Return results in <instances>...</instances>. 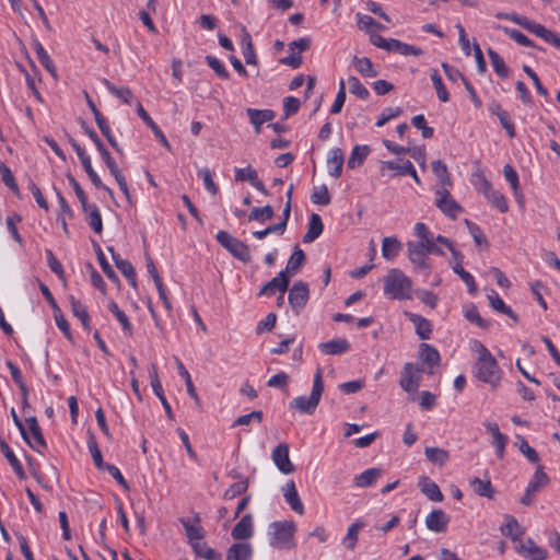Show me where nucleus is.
Returning <instances> with one entry per match:
<instances>
[{
  "label": "nucleus",
  "mask_w": 560,
  "mask_h": 560,
  "mask_svg": "<svg viewBox=\"0 0 560 560\" xmlns=\"http://www.w3.org/2000/svg\"><path fill=\"white\" fill-rule=\"evenodd\" d=\"M469 483H470L472 491L477 495L483 497L487 499H493L494 489L492 487L490 479H480L478 477H475V478L470 479Z\"/></svg>",
  "instance_id": "obj_30"
},
{
  "label": "nucleus",
  "mask_w": 560,
  "mask_h": 560,
  "mask_svg": "<svg viewBox=\"0 0 560 560\" xmlns=\"http://www.w3.org/2000/svg\"><path fill=\"white\" fill-rule=\"evenodd\" d=\"M352 66L362 77L375 78L378 72L375 70L373 62L368 57L354 56L352 59Z\"/></svg>",
  "instance_id": "obj_29"
},
{
  "label": "nucleus",
  "mask_w": 560,
  "mask_h": 560,
  "mask_svg": "<svg viewBox=\"0 0 560 560\" xmlns=\"http://www.w3.org/2000/svg\"><path fill=\"white\" fill-rule=\"evenodd\" d=\"M199 522H200L199 515L195 516V524H191L186 518H180V523L186 530V536L190 544L194 541H197V540H202L205 537L203 529L199 525Z\"/></svg>",
  "instance_id": "obj_32"
},
{
  "label": "nucleus",
  "mask_w": 560,
  "mask_h": 560,
  "mask_svg": "<svg viewBox=\"0 0 560 560\" xmlns=\"http://www.w3.org/2000/svg\"><path fill=\"white\" fill-rule=\"evenodd\" d=\"M218 243L224 247L233 257L243 261H250L249 247L226 231H219L215 235Z\"/></svg>",
  "instance_id": "obj_5"
},
{
  "label": "nucleus",
  "mask_w": 560,
  "mask_h": 560,
  "mask_svg": "<svg viewBox=\"0 0 560 560\" xmlns=\"http://www.w3.org/2000/svg\"><path fill=\"white\" fill-rule=\"evenodd\" d=\"M383 166L387 170L395 171L396 172L395 175L406 176L412 172L413 164L409 160H406V161L397 160V161H386V162H384Z\"/></svg>",
  "instance_id": "obj_44"
},
{
  "label": "nucleus",
  "mask_w": 560,
  "mask_h": 560,
  "mask_svg": "<svg viewBox=\"0 0 560 560\" xmlns=\"http://www.w3.org/2000/svg\"><path fill=\"white\" fill-rule=\"evenodd\" d=\"M207 65L214 71V73L221 79L228 80L230 78V73L224 67V65L213 56L206 57Z\"/></svg>",
  "instance_id": "obj_62"
},
{
  "label": "nucleus",
  "mask_w": 560,
  "mask_h": 560,
  "mask_svg": "<svg viewBox=\"0 0 560 560\" xmlns=\"http://www.w3.org/2000/svg\"><path fill=\"white\" fill-rule=\"evenodd\" d=\"M488 55H489V58L491 60V63H492V67H493V70L495 71V73L500 77V78H508L509 77V68L506 67L503 58L497 52L494 51L492 48H489L488 49Z\"/></svg>",
  "instance_id": "obj_45"
},
{
  "label": "nucleus",
  "mask_w": 560,
  "mask_h": 560,
  "mask_svg": "<svg viewBox=\"0 0 560 560\" xmlns=\"http://www.w3.org/2000/svg\"><path fill=\"white\" fill-rule=\"evenodd\" d=\"M488 300L490 306L494 311L509 316L514 323H518V316L510 306H508L504 303V301L499 296V294L494 290H491V292L488 294Z\"/></svg>",
  "instance_id": "obj_25"
},
{
  "label": "nucleus",
  "mask_w": 560,
  "mask_h": 560,
  "mask_svg": "<svg viewBox=\"0 0 560 560\" xmlns=\"http://www.w3.org/2000/svg\"><path fill=\"white\" fill-rule=\"evenodd\" d=\"M520 440L518 450L530 462L538 463L539 455L538 453L528 444V442L523 436H517Z\"/></svg>",
  "instance_id": "obj_63"
},
{
  "label": "nucleus",
  "mask_w": 560,
  "mask_h": 560,
  "mask_svg": "<svg viewBox=\"0 0 560 560\" xmlns=\"http://www.w3.org/2000/svg\"><path fill=\"white\" fill-rule=\"evenodd\" d=\"M364 526L363 522H354L352 523L348 530L347 535L343 538V545L348 550H353L358 542V533Z\"/></svg>",
  "instance_id": "obj_48"
},
{
  "label": "nucleus",
  "mask_w": 560,
  "mask_h": 560,
  "mask_svg": "<svg viewBox=\"0 0 560 560\" xmlns=\"http://www.w3.org/2000/svg\"><path fill=\"white\" fill-rule=\"evenodd\" d=\"M83 212L88 215V224L97 234L103 231V221L100 210L95 205L86 203L85 208H82Z\"/></svg>",
  "instance_id": "obj_33"
},
{
  "label": "nucleus",
  "mask_w": 560,
  "mask_h": 560,
  "mask_svg": "<svg viewBox=\"0 0 560 560\" xmlns=\"http://www.w3.org/2000/svg\"><path fill=\"white\" fill-rule=\"evenodd\" d=\"M34 50H35V52L37 55V59L40 62V65L51 75L56 77V68H55L54 61H52V59L50 58V56L47 54V51L45 50V48L43 47V45L39 42H36L34 44Z\"/></svg>",
  "instance_id": "obj_42"
},
{
  "label": "nucleus",
  "mask_w": 560,
  "mask_h": 560,
  "mask_svg": "<svg viewBox=\"0 0 560 560\" xmlns=\"http://www.w3.org/2000/svg\"><path fill=\"white\" fill-rule=\"evenodd\" d=\"M401 243L395 236H387L384 237L382 241V256L386 260H394L401 250Z\"/></svg>",
  "instance_id": "obj_27"
},
{
  "label": "nucleus",
  "mask_w": 560,
  "mask_h": 560,
  "mask_svg": "<svg viewBox=\"0 0 560 560\" xmlns=\"http://www.w3.org/2000/svg\"><path fill=\"white\" fill-rule=\"evenodd\" d=\"M253 548L248 542H236L226 552V560H252Z\"/></svg>",
  "instance_id": "obj_23"
},
{
  "label": "nucleus",
  "mask_w": 560,
  "mask_h": 560,
  "mask_svg": "<svg viewBox=\"0 0 560 560\" xmlns=\"http://www.w3.org/2000/svg\"><path fill=\"white\" fill-rule=\"evenodd\" d=\"M235 180L237 182H248L255 189L259 192L268 196L269 191L265 187V184L258 179V174L255 168L248 165L245 168H235Z\"/></svg>",
  "instance_id": "obj_13"
},
{
  "label": "nucleus",
  "mask_w": 560,
  "mask_h": 560,
  "mask_svg": "<svg viewBox=\"0 0 560 560\" xmlns=\"http://www.w3.org/2000/svg\"><path fill=\"white\" fill-rule=\"evenodd\" d=\"M407 246L411 264H413L417 270H424L428 275L431 270V265L422 245H418L416 242H409Z\"/></svg>",
  "instance_id": "obj_11"
},
{
  "label": "nucleus",
  "mask_w": 560,
  "mask_h": 560,
  "mask_svg": "<svg viewBox=\"0 0 560 560\" xmlns=\"http://www.w3.org/2000/svg\"><path fill=\"white\" fill-rule=\"evenodd\" d=\"M419 355L421 360L427 363L431 369L440 364L439 351L429 343H421L419 348Z\"/></svg>",
  "instance_id": "obj_34"
},
{
  "label": "nucleus",
  "mask_w": 560,
  "mask_h": 560,
  "mask_svg": "<svg viewBox=\"0 0 560 560\" xmlns=\"http://www.w3.org/2000/svg\"><path fill=\"white\" fill-rule=\"evenodd\" d=\"M25 423L27 424V440L24 441L37 453H43L47 444L36 417L26 418Z\"/></svg>",
  "instance_id": "obj_6"
},
{
  "label": "nucleus",
  "mask_w": 560,
  "mask_h": 560,
  "mask_svg": "<svg viewBox=\"0 0 560 560\" xmlns=\"http://www.w3.org/2000/svg\"><path fill=\"white\" fill-rule=\"evenodd\" d=\"M497 28L503 31L510 38H512L513 40H515L517 44H520L522 46H525V47L533 46V42L527 36H525L522 32H520L515 28H510V27L501 26V25H498Z\"/></svg>",
  "instance_id": "obj_60"
},
{
  "label": "nucleus",
  "mask_w": 560,
  "mask_h": 560,
  "mask_svg": "<svg viewBox=\"0 0 560 560\" xmlns=\"http://www.w3.org/2000/svg\"><path fill=\"white\" fill-rule=\"evenodd\" d=\"M482 191L492 207L499 209L501 213L508 212L509 206L505 197L500 191L494 190L489 182L485 180Z\"/></svg>",
  "instance_id": "obj_16"
},
{
  "label": "nucleus",
  "mask_w": 560,
  "mask_h": 560,
  "mask_svg": "<svg viewBox=\"0 0 560 560\" xmlns=\"http://www.w3.org/2000/svg\"><path fill=\"white\" fill-rule=\"evenodd\" d=\"M190 545L198 557L205 558L207 560H220V555L217 553L212 548L208 547L206 542H200V540H197Z\"/></svg>",
  "instance_id": "obj_50"
},
{
  "label": "nucleus",
  "mask_w": 560,
  "mask_h": 560,
  "mask_svg": "<svg viewBox=\"0 0 560 560\" xmlns=\"http://www.w3.org/2000/svg\"><path fill=\"white\" fill-rule=\"evenodd\" d=\"M464 315L467 320L476 324L480 328H488L490 326L489 322L480 316L477 306L474 304L465 306Z\"/></svg>",
  "instance_id": "obj_49"
},
{
  "label": "nucleus",
  "mask_w": 560,
  "mask_h": 560,
  "mask_svg": "<svg viewBox=\"0 0 560 560\" xmlns=\"http://www.w3.org/2000/svg\"><path fill=\"white\" fill-rule=\"evenodd\" d=\"M405 316L415 325L416 334L421 340L430 338L432 325L427 318L410 312H405Z\"/></svg>",
  "instance_id": "obj_17"
},
{
  "label": "nucleus",
  "mask_w": 560,
  "mask_h": 560,
  "mask_svg": "<svg viewBox=\"0 0 560 560\" xmlns=\"http://www.w3.org/2000/svg\"><path fill=\"white\" fill-rule=\"evenodd\" d=\"M319 350L328 355L342 354L350 349V343L343 338H336L318 345Z\"/></svg>",
  "instance_id": "obj_21"
},
{
  "label": "nucleus",
  "mask_w": 560,
  "mask_h": 560,
  "mask_svg": "<svg viewBox=\"0 0 560 560\" xmlns=\"http://www.w3.org/2000/svg\"><path fill=\"white\" fill-rule=\"evenodd\" d=\"M310 296L308 285L303 281L295 282L289 291L288 301L291 307L299 312L303 308Z\"/></svg>",
  "instance_id": "obj_9"
},
{
  "label": "nucleus",
  "mask_w": 560,
  "mask_h": 560,
  "mask_svg": "<svg viewBox=\"0 0 560 560\" xmlns=\"http://www.w3.org/2000/svg\"><path fill=\"white\" fill-rule=\"evenodd\" d=\"M282 492L285 502L291 506V509L298 514L302 515L304 513V505L296 491L294 481H288L282 488Z\"/></svg>",
  "instance_id": "obj_15"
},
{
  "label": "nucleus",
  "mask_w": 560,
  "mask_h": 560,
  "mask_svg": "<svg viewBox=\"0 0 560 560\" xmlns=\"http://www.w3.org/2000/svg\"><path fill=\"white\" fill-rule=\"evenodd\" d=\"M371 149L369 145H354L351 155L348 160V167L354 170L361 164H363L364 160L368 158Z\"/></svg>",
  "instance_id": "obj_38"
},
{
  "label": "nucleus",
  "mask_w": 560,
  "mask_h": 560,
  "mask_svg": "<svg viewBox=\"0 0 560 560\" xmlns=\"http://www.w3.org/2000/svg\"><path fill=\"white\" fill-rule=\"evenodd\" d=\"M103 84L107 88V90L115 95L116 97L120 98L126 104H131L133 94L131 90L127 86L117 88L110 81L107 79L103 80Z\"/></svg>",
  "instance_id": "obj_43"
},
{
  "label": "nucleus",
  "mask_w": 560,
  "mask_h": 560,
  "mask_svg": "<svg viewBox=\"0 0 560 560\" xmlns=\"http://www.w3.org/2000/svg\"><path fill=\"white\" fill-rule=\"evenodd\" d=\"M275 215V211L271 206L267 205L265 207L258 208L255 207L252 209L248 220L249 221H259L265 222L271 220Z\"/></svg>",
  "instance_id": "obj_51"
},
{
  "label": "nucleus",
  "mask_w": 560,
  "mask_h": 560,
  "mask_svg": "<svg viewBox=\"0 0 560 560\" xmlns=\"http://www.w3.org/2000/svg\"><path fill=\"white\" fill-rule=\"evenodd\" d=\"M290 282L289 276H287V270H281L277 277L272 278L269 282L261 287L258 292V296H271L278 290L280 293L284 294L288 290Z\"/></svg>",
  "instance_id": "obj_12"
},
{
  "label": "nucleus",
  "mask_w": 560,
  "mask_h": 560,
  "mask_svg": "<svg viewBox=\"0 0 560 560\" xmlns=\"http://www.w3.org/2000/svg\"><path fill=\"white\" fill-rule=\"evenodd\" d=\"M271 458L282 474L289 475L295 470L289 456V445L287 443L277 445L272 451Z\"/></svg>",
  "instance_id": "obj_10"
},
{
  "label": "nucleus",
  "mask_w": 560,
  "mask_h": 560,
  "mask_svg": "<svg viewBox=\"0 0 560 560\" xmlns=\"http://www.w3.org/2000/svg\"><path fill=\"white\" fill-rule=\"evenodd\" d=\"M381 475L382 470L380 468H369L354 478V485L359 488L370 487Z\"/></svg>",
  "instance_id": "obj_37"
},
{
  "label": "nucleus",
  "mask_w": 560,
  "mask_h": 560,
  "mask_svg": "<svg viewBox=\"0 0 560 560\" xmlns=\"http://www.w3.org/2000/svg\"><path fill=\"white\" fill-rule=\"evenodd\" d=\"M453 271L466 283L470 294H475L477 292V285L474 277L466 271L459 262L453 266Z\"/></svg>",
  "instance_id": "obj_57"
},
{
  "label": "nucleus",
  "mask_w": 560,
  "mask_h": 560,
  "mask_svg": "<svg viewBox=\"0 0 560 560\" xmlns=\"http://www.w3.org/2000/svg\"><path fill=\"white\" fill-rule=\"evenodd\" d=\"M69 302L71 305V312H72L73 316H75L81 322L83 328L86 331H90V329H91L90 315H89L86 307L79 300H77L73 295L69 296Z\"/></svg>",
  "instance_id": "obj_28"
},
{
  "label": "nucleus",
  "mask_w": 560,
  "mask_h": 560,
  "mask_svg": "<svg viewBox=\"0 0 560 560\" xmlns=\"http://www.w3.org/2000/svg\"><path fill=\"white\" fill-rule=\"evenodd\" d=\"M418 486L422 493L427 495V498L433 502H441L443 500V494L439 488V486L432 481L429 477H421L419 479Z\"/></svg>",
  "instance_id": "obj_22"
},
{
  "label": "nucleus",
  "mask_w": 560,
  "mask_h": 560,
  "mask_svg": "<svg viewBox=\"0 0 560 560\" xmlns=\"http://www.w3.org/2000/svg\"><path fill=\"white\" fill-rule=\"evenodd\" d=\"M478 358L474 364L472 373L480 382L487 383L495 389L501 382L502 371L491 352L480 342L477 343Z\"/></svg>",
  "instance_id": "obj_1"
},
{
  "label": "nucleus",
  "mask_w": 560,
  "mask_h": 560,
  "mask_svg": "<svg viewBox=\"0 0 560 560\" xmlns=\"http://www.w3.org/2000/svg\"><path fill=\"white\" fill-rule=\"evenodd\" d=\"M324 392V382H323V370L322 368H317L314 380L313 387L310 397L298 396L293 398L289 402V408L293 410H298L301 413L313 415L317 406L320 401L322 395Z\"/></svg>",
  "instance_id": "obj_3"
},
{
  "label": "nucleus",
  "mask_w": 560,
  "mask_h": 560,
  "mask_svg": "<svg viewBox=\"0 0 560 560\" xmlns=\"http://www.w3.org/2000/svg\"><path fill=\"white\" fill-rule=\"evenodd\" d=\"M0 451L4 455V457L10 463L12 469L20 478H25V472L22 467V464L14 455L13 451L10 448L8 443L4 440H0Z\"/></svg>",
  "instance_id": "obj_35"
},
{
  "label": "nucleus",
  "mask_w": 560,
  "mask_h": 560,
  "mask_svg": "<svg viewBox=\"0 0 560 560\" xmlns=\"http://www.w3.org/2000/svg\"><path fill=\"white\" fill-rule=\"evenodd\" d=\"M242 48L245 62L247 65H257V57L254 50L252 37L248 32L243 31Z\"/></svg>",
  "instance_id": "obj_41"
},
{
  "label": "nucleus",
  "mask_w": 560,
  "mask_h": 560,
  "mask_svg": "<svg viewBox=\"0 0 560 560\" xmlns=\"http://www.w3.org/2000/svg\"><path fill=\"white\" fill-rule=\"evenodd\" d=\"M272 537L270 545L276 549H292L295 546L294 534L296 526L292 521L271 523Z\"/></svg>",
  "instance_id": "obj_4"
},
{
  "label": "nucleus",
  "mask_w": 560,
  "mask_h": 560,
  "mask_svg": "<svg viewBox=\"0 0 560 560\" xmlns=\"http://www.w3.org/2000/svg\"><path fill=\"white\" fill-rule=\"evenodd\" d=\"M505 520L506 523L500 528L501 533L513 541H520L525 532L524 528L518 524L514 516L505 515Z\"/></svg>",
  "instance_id": "obj_26"
},
{
  "label": "nucleus",
  "mask_w": 560,
  "mask_h": 560,
  "mask_svg": "<svg viewBox=\"0 0 560 560\" xmlns=\"http://www.w3.org/2000/svg\"><path fill=\"white\" fill-rule=\"evenodd\" d=\"M304 260H305L304 252L301 248L296 247L295 250L293 252V254L291 255V257L289 258L287 268L284 269V270H287V275L289 272L294 275L301 268Z\"/></svg>",
  "instance_id": "obj_55"
},
{
  "label": "nucleus",
  "mask_w": 560,
  "mask_h": 560,
  "mask_svg": "<svg viewBox=\"0 0 560 560\" xmlns=\"http://www.w3.org/2000/svg\"><path fill=\"white\" fill-rule=\"evenodd\" d=\"M430 77H431L433 86L436 91L439 100L443 103L448 102V100H450L448 92L446 91V89L443 84L442 78L439 74L438 70L431 69Z\"/></svg>",
  "instance_id": "obj_52"
},
{
  "label": "nucleus",
  "mask_w": 560,
  "mask_h": 560,
  "mask_svg": "<svg viewBox=\"0 0 560 560\" xmlns=\"http://www.w3.org/2000/svg\"><path fill=\"white\" fill-rule=\"evenodd\" d=\"M137 112H138V115L142 118V120L147 124V126L153 131L155 137L163 144V147H165L167 150H171V144L167 141L166 137L164 136L162 130L158 127V125L153 121V119L149 116V114L142 107L140 102H138V104H137Z\"/></svg>",
  "instance_id": "obj_24"
},
{
  "label": "nucleus",
  "mask_w": 560,
  "mask_h": 560,
  "mask_svg": "<svg viewBox=\"0 0 560 560\" xmlns=\"http://www.w3.org/2000/svg\"><path fill=\"white\" fill-rule=\"evenodd\" d=\"M88 447H89V451L91 453V456L93 458L95 466L100 470H103L104 466L106 464L103 462V456H102L101 450L97 445L95 436L92 433L90 434L89 440H88Z\"/></svg>",
  "instance_id": "obj_54"
},
{
  "label": "nucleus",
  "mask_w": 560,
  "mask_h": 560,
  "mask_svg": "<svg viewBox=\"0 0 560 560\" xmlns=\"http://www.w3.org/2000/svg\"><path fill=\"white\" fill-rule=\"evenodd\" d=\"M231 536L236 540L248 539L253 536V518L250 514L244 515L233 527Z\"/></svg>",
  "instance_id": "obj_19"
},
{
  "label": "nucleus",
  "mask_w": 560,
  "mask_h": 560,
  "mask_svg": "<svg viewBox=\"0 0 560 560\" xmlns=\"http://www.w3.org/2000/svg\"><path fill=\"white\" fill-rule=\"evenodd\" d=\"M450 517L443 510H433L425 517L427 527L435 533H444L447 528Z\"/></svg>",
  "instance_id": "obj_14"
},
{
  "label": "nucleus",
  "mask_w": 560,
  "mask_h": 560,
  "mask_svg": "<svg viewBox=\"0 0 560 560\" xmlns=\"http://www.w3.org/2000/svg\"><path fill=\"white\" fill-rule=\"evenodd\" d=\"M425 457L433 464L443 466L448 459V452L440 447H425Z\"/></svg>",
  "instance_id": "obj_47"
},
{
  "label": "nucleus",
  "mask_w": 560,
  "mask_h": 560,
  "mask_svg": "<svg viewBox=\"0 0 560 560\" xmlns=\"http://www.w3.org/2000/svg\"><path fill=\"white\" fill-rule=\"evenodd\" d=\"M435 206L447 217L455 219L463 211L458 202H456L446 188L435 191Z\"/></svg>",
  "instance_id": "obj_7"
},
{
  "label": "nucleus",
  "mask_w": 560,
  "mask_h": 560,
  "mask_svg": "<svg viewBox=\"0 0 560 560\" xmlns=\"http://www.w3.org/2000/svg\"><path fill=\"white\" fill-rule=\"evenodd\" d=\"M357 23L358 27L361 31L366 32L368 34L375 33L377 31L385 30V26L376 22L372 16L368 14L357 13Z\"/></svg>",
  "instance_id": "obj_36"
},
{
  "label": "nucleus",
  "mask_w": 560,
  "mask_h": 560,
  "mask_svg": "<svg viewBox=\"0 0 560 560\" xmlns=\"http://www.w3.org/2000/svg\"><path fill=\"white\" fill-rule=\"evenodd\" d=\"M47 265L50 268V270L58 276L59 279L63 280L65 278V271L62 268V265L60 261L56 258L51 249L45 250Z\"/></svg>",
  "instance_id": "obj_64"
},
{
  "label": "nucleus",
  "mask_w": 560,
  "mask_h": 560,
  "mask_svg": "<svg viewBox=\"0 0 560 560\" xmlns=\"http://www.w3.org/2000/svg\"><path fill=\"white\" fill-rule=\"evenodd\" d=\"M246 113L257 133L260 132V127L265 122L271 121L276 116L271 109L247 108Z\"/></svg>",
  "instance_id": "obj_20"
},
{
  "label": "nucleus",
  "mask_w": 560,
  "mask_h": 560,
  "mask_svg": "<svg viewBox=\"0 0 560 560\" xmlns=\"http://www.w3.org/2000/svg\"><path fill=\"white\" fill-rule=\"evenodd\" d=\"M432 172L439 178L442 184V188H446L452 185L451 177L447 171V166L440 160L432 162Z\"/></svg>",
  "instance_id": "obj_46"
},
{
  "label": "nucleus",
  "mask_w": 560,
  "mask_h": 560,
  "mask_svg": "<svg viewBox=\"0 0 560 560\" xmlns=\"http://www.w3.org/2000/svg\"><path fill=\"white\" fill-rule=\"evenodd\" d=\"M349 91L351 94L358 96L361 100H368L370 96L369 90L360 82V80L350 75L348 78Z\"/></svg>",
  "instance_id": "obj_56"
},
{
  "label": "nucleus",
  "mask_w": 560,
  "mask_h": 560,
  "mask_svg": "<svg viewBox=\"0 0 560 560\" xmlns=\"http://www.w3.org/2000/svg\"><path fill=\"white\" fill-rule=\"evenodd\" d=\"M465 223L469 230V233L470 235L472 236L474 238V242L476 243L477 246H488V241H487V237L486 235L483 234V232L481 231V229L474 222L469 221V220H465Z\"/></svg>",
  "instance_id": "obj_61"
},
{
  "label": "nucleus",
  "mask_w": 560,
  "mask_h": 560,
  "mask_svg": "<svg viewBox=\"0 0 560 560\" xmlns=\"http://www.w3.org/2000/svg\"><path fill=\"white\" fill-rule=\"evenodd\" d=\"M178 374L185 380L188 395L199 405L200 399L191 381V376L179 359H176Z\"/></svg>",
  "instance_id": "obj_40"
},
{
  "label": "nucleus",
  "mask_w": 560,
  "mask_h": 560,
  "mask_svg": "<svg viewBox=\"0 0 560 560\" xmlns=\"http://www.w3.org/2000/svg\"><path fill=\"white\" fill-rule=\"evenodd\" d=\"M323 230H324V225H323L320 217L316 213H312L311 218H310L307 231L303 236V242L304 243L314 242L323 233Z\"/></svg>",
  "instance_id": "obj_31"
},
{
  "label": "nucleus",
  "mask_w": 560,
  "mask_h": 560,
  "mask_svg": "<svg viewBox=\"0 0 560 560\" xmlns=\"http://www.w3.org/2000/svg\"><path fill=\"white\" fill-rule=\"evenodd\" d=\"M85 98H86L88 106L91 109V112L93 113V116L95 118V121H96L101 132L102 133H107L108 129H109V126H108L106 119L104 118V116L97 109V107L95 106L94 102L91 100L90 95L86 92H85Z\"/></svg>",
  "instance_id": "obj_58"
},
{
  "label": "nucleus",
  "mask_w": 560,
  "mask_h": 560,
  "mask_svg": "<svg viewBox=\"0 0 560 560\" xmlns=\"http://www.w3.org/2000/svg\"><path fill=\"white\" fill-rule=\"evenodd\" d=\"M343 162L345 155L342 150L340 148L331 149L327 159V167L329 175L335 178L340 177Z\"/></svg>",
  "instance_id": "obj_18"
},
{
  "label": "nucleus",
  "mask_w": 560,
  "mask_h": 560,
  "mask_svg": "<svg viewBox=\"0 0 560 560\" xmlns=\"http://www.w3.org/2000/svg\"><path fill=\"white\" fill-rule=\"evenodd\" d=\"M549 482V477L544 471V467L541 465H538L533 478L527 485V492H538L540 488L545 487Z\"/></svg>",
  "instance_id": "obj_39"
},
{
  "label": "nucleus",
  "mask_w": 560,
  "mask_h": 560,
  "mask_svg": "<svg viewBox=\"0 0 560 560\" xmlns=\"http://www.w3.org/2000/svg\"><path fill=\"white\" fill-rule=\"evenodd\" d=\"M95 250H96V255H97V260H98L100 266H101L103 272L105 273V276L113 281H117L118 277H117L116 272L114 271V269L112 268V266L108 264V261L98 244H95Z\"/></svg>",
  "instance_id": "obj_59"
},
{
  "label": "nucleus",
  "mask_w": 560,
  "mask_h": 560,
  "mask_svg": "<svg viewBox=\"0 0 560 560\" xmlns=\"http://www.w3.org/2000/svg\"><path fill=\"white\" fill-rule=\"evenodd\" d=\"M422 371L421 368L415 366L412 363H406L399 381L401 388L407 393H416L420 386L419 373Z\"/></svg>",
  "instance_id": "obj_8"
},
{
  "label": "nucleus",
  "mask_w": 560,
  "mask_h": 560,
  "mask_svg": "<svg viewBox=\"0 0 560 560\" xmlns=\"http://www.w3.org/2000/svg\"><path fill=\"white\" fill-rule=\"evenodd\" d=\"M311 200L315 205L327 206L330 203V195L326 185L316 186L313 188Z\"/></svg>",
  "instance_id": "obj_53"
},
{
  "label": "nucleus",
  "mask_w": 560,
  "mask_h": 560,
  "mask_svg": "<svg viewBox=\"0 0 560 560\" xmlns=\"http://www.w3.org/2000/svg\"><path fill=\"white\" fill-rule=\"evenodd\" d=\"M412 281L400 269L388 270L384 278V294L392 300H410Z\"/></svg>",
  "instance_id": "obj_2"
}]
</instances>
